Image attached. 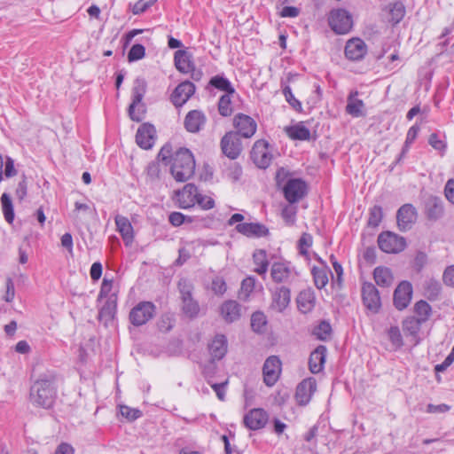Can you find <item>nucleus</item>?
I'll return each mask as SVG.
<instances>
[{"instance_id":"obj_47","label":"nucleus","mask_w":454,"mask_h":454,"mask_svg":"<svg viewBox=\"0 0 454 454\" xmlns=\"http://www.w3.org/2000/svg\"><path fill=\"white\" fill-rule=\"evenodd\" d=\"M255 279L253 277L245 278L241 283L239 298L247 300L254 288Z\"/></svg>"},{"instance_id":"obj_26","label":"nucleus","mask_w":454,"mask_h":454,"mask_svg":"<svg viewBox=\"0 0 454 454\" xmlns=\"http://www.w3.org/2000/svg\"><path fill=\"white\" fill-rule=\"evenodd\" d=\"M221 315L227 323H232L239 319L241 316V307L236 301L229 300L224 301L220 308Z\"/></svg>"},{"instance_id":"obj_23","label":"nucleus","mask_w":454,"mask_h":454,"mask_svg":"<svg viewBox=\"0 0 454 454\" xmlns=\"http://www.w3.org/2000/svg\"><path fill=\"white\" fill-rule=\"evenodd\" d=\"M205 123L206 116L199 110L190 111L184 118V128L191 133L199 132Z\"/></svg>"},{"instance_id":"obj_28","label":"nucleus","mask_w":454,"mask_h":454,"mask_svg":"<svg viewBox=\"0 0 454 454\" xmlns=\"http://www.w3.org/2000/svg\"><path fill=\"white\" fill-rule=\"evenodd\" d=\"M115 224L126 246L130 245L133 242L134 234L133 227L129 219L118 215L115 216Z\"/></svg>"},{"instance_id":"obj_42","label":"nucleus","mask_w":454,"mask_h":454,"mask_svg":"<svg viewBox=\"0 0 454 454\" xmlns=\"http://www.w3.org/2000/svg\"><path fill=\"white\" fill-rule=\"evenodd\" d=\"M267 325L266 316L261 312H254L251 317V327L252 329L258 333H262L265 332Z\"/></svg>"},{"instance_id":"obj_53","label":"nucleus","mask_w":454,"mask_h":454,"mask_svg":"<svg viewBox=\"0 0 454 454\" xmlns=\"http://www.w3.org/2000/svg\"><path fill=\"white\" fill-rule=\"evenodd\" d=\"M225 175L229 179L238 181L242 175V168L238 163H231L225 170Z\"/></svg>"},{"instance_id":"obj_35","label":"nucleus","mask_w":454,"mask_h":454,"mask_svg":"<svg viewBox=\"0 0 454 454\" xmlns=\"http://www.w3.org/2000/svg\"><path fill=\"white\" fill-rule=\"evenodd\" d=\"M390 19L389 21L393 25L398 24L405 15V7L401 1L391 3L387 6Z\"/></svg>"},{"instance_id":"obj_61","label":"nucleus","mask_w":454,"mask_h":454,"mask_svg":"<svg viewBox=\"0 0 454 454\" xmlns=\"http://www.w3.org/2000/svg\"><path fill=\"white\" fill-rule=\"evenodd\" d=\"M15 296L14 283L11 278H6V292L4 297L6 302H12Z\"/></svg>"},{"instance_id":"obj_17","label":"nucleus","mask_w":454,"mask_h":454,"mask_svg":"<svg viewBox=\"0 0 454 454\" xmlns=\"http://www.w3.org/2000/svg\"><path fill=\"white\" fill-rule=\"evenodd\" d=\"M195 92V85L189 81L181 82L171 94L170 100L176 107L182 106Z\"/></svg>"},{"instance_id":"obj_10","label":"nucleus","mask_w":454,"mask_h":454,"mask_svg":"<svg viewBox=\"0 0 454 454\" xmlns=\"http://www.w3.org/2000/svg\"><path fill=\"white\" fill-rule=\"evenodd\" d=\"M362 299L365 308L372 313H378L381 307L380 296L376 286L369 282H365L362 286Z\"/></svg>"},{"instance_id":"obj_5","label":"nucleus","mask_w":454,"mask_h":454,"mask_svg":"<svg viewBox=\"0 0 454 454\" xmlns=\"http://www.w3.org/2000/svg\"><path fill=\"white\" fill-rule=\"evenodd\" d=\"M156 306L152 301H139L129 311V320L134 326H142L154 317Z\"/></svg>"},{"instance_id":"obj_30","label":"nucleus","mask_w":454,"mask_h":454,"mask_svg":"<svg viewBox=\"0 0 454 454\" xmlns=\"http://www.w3.org/2000/svg\"><path fill=\"white\" fill-rule=\"evenodd\" d=\"M213 360L222 359L227 352V340L224 335H216L208 346Z\"/></svg>"},{"instance_id":"obj_6","label":"nucleus","mask_w":454,"mask_h":454,"mask_svg":"<svg viewBox=\"0 0 454 454\" xmlns=\"http://www.w3.org/2000/svg\"><path fill=\"white\" fill-rule=\"evenodd\" d=\"M330 27L339 35L348 33L353 27L350 13L344 9L333 10L328 18Z\"/></svg>"},{"instance_id":"obj_12","label":"nucleus","mask_w":454,"mask_h":454,"mask_svg":"<svg viewBox=\"0 0 454 454\" xmlns=\"http://www.w3.org/2000/svg\"><path fill=\"white\" fill-rule=\"evenodd\" d=\"M270 276L276 283L290 284L295 279L297 273L289 263L274 262L270 269Z\"/></svg>"},{"instance_id":"obj_59","label":"nucleus","mask_w":454,"mask_h":454,"mask_svg":"<svg viewBox=\"0 0 454 454\" xmlns=\"http://www.w3.org/2000/svg\"><path fill=\"white\" fill-rule=\"evenodd\" d=\"M174 156H172V147L170 145H165L160 149V153H158V160L165 162L166 165H168L170 161L168 160L170 158L173 159Z\"/></svg>"},{"instance_id":"obj_18","label":"nucleus","mask_w":454,"mask_h":454,"mask_svg":"<svg viewBox=\"0 0 454 454\" xmlns=\"http://www.w3.org/2000/svg\"><path fill=\"white\" fill-rule=\"evenodd\" d=\"M345 56L352 61H359L367 53L366 43L360 38L349 39L345 46Z\"/></svg>"},{"instance_id":"obj_50","label":"nucleus","mask_w":454,"mask_h":454,"mask_svg":"<svg viewBox=\"0 0 454 454\" xmlns=\"http://www.w3.org/2000/svg\"><path fill=\"white\" fill-rule=\"evenodd\" d=\"M283 94L286 98V100L290 104V106L295 109L296 111L301 110V102L296 99L292 92L291 88L286 85L283 89Z\"/></svg>"},{"instance_id":"obj_40","label":"nucleus","mask_w":454,"mask_h":454,"mask_svg":"<svg viewBox=\"0 0 454 454\" xmlns=\"http://www.w3.org/2000/svg\"><path fill=\"white\" fill-rule=\"evenodd\" d=\"M328 271L325 268L313 267L311 273L313 275L315 286L318 289L324 288L328 283Z\"/></svg>"},{"instance_id":"obj_13","label":"nucleus","mask_w":454,"mask_h":454,"mask_svg":"<svg viewBox=\"0 0 454 454\" xmlns=\"http://www.w3.org/2000/svg\"><path fill=\"white\" fill-rule=\"evenodd\" d=\"M281 372V362L276 356H271L266 359L262 368L264 383L271 387L279 378Z\"/></svg>"},{"instance_id":"obj_55","label":"nucleus","mask_w":454,"mask_h":454,"mask_svg":"<svg viewBox=\"0 0 454 454\" xmlns=\"http://www.w3.org/2000/svg\"><path fill=\"white\" fill-rule=\"evenodd\" d=\"M186 219H188L189 223H192L191 217H186L180 212H172L168 216V221L173 226L182 225L186 221Z\"/></svg>"},{"instance_id":"obj_63","label":"nucleus","mask_w":454,"mask_h":454,"mask_svg":"<svg viewBox=\"0 0 454 454\" xmlns=\"http://www.w3.org/2000/svg\"><path fill=\"white\" fill-rule=\"evenodd\" d=\"M444 194L446 199L451 204H454V179H450L447 181L444 187Z\"/></svg>"},{"instance_id":"obj_57","label":"nucleus","mask_w":454,"mask_h":454,"mask_svg":"<svg viewBox=\"0 0 454 454\" xmlns=\"http://www.w3.org/2000/svg\"><path fill=\"white\" fill-rule=\"evenodd\" d=\"M196 203L202 209H205V210L211 209V208H213L215 207V200L211 197L206 196V195H202L200 192H199V195L197 197Z\"/></svg>"},{"instance_id":"obj_31","label":"nucleus","mask_w":454,"mask_h":454,"mask_svg":"<svg viewBox=\"0 0 454 454\" xmlns=\"http://www.w3.org/2000/svg\"><path fill=\"white\" fill-rule=\"evenodd\" d=\"M192 56L184 50H178L175 52L174 61L178 71L183 74H188L192 69Z\"/></svg>"},{"instance_id":"obj_46","label":"nucleus","mask_w":454,"mask_h":454,"mask_svg":"<svg viewBox=\"0 0 454 454\" xmlns=\"http://www.w3.org/2000/svg\"><path fill=\"white\" fill-rule=\"evenodd\" d=\"M383 217L382 207L375 205L370 209L368 225L377 227L380 223Z\"/></svg>"},{"instance_id":"obj_27","label":"nucleus","mask_w":454,"mask_h":454,"mask_svg":"<svg viewBox=\"0 0 454 454\" xmlns=\"http://www.w3.org/2000/svg\"><path fill=\"white\" fill-rule=\"evenodd\" d=\"M297 306L301 312H310L316 304V296L312 289L308 288L300 292L297 296Z\"/></svg>"},{"instance_id":"obj_21","label":"nucleus","mask_w":454,"mask_h":454,"mask_svg":"<svg viewBox=\"0 0 454 454\" xmlns=\"http://www.w3.org/2000/svg\"><path fill=\"white\" fill-rule=\"evenodd\" d=\"M235 230L247 238H262L269 234V229L260 223H238Z\"/></svg>"},{"instance_id":"obj_52","label":"nucleus","mask_w":454,"mask_h":454,"mask_svg":"<svg viewBox=\"0 0 454 454\" xmlns=\"http://www.w3.org/2000/svg\"><path fill=\"white\" fill-rule=\"evenodd\" d=\"M157 0H138L132 7V12L135 15L145 12L147 9L153 6Z\"/></svg>"},{"instance_id":"obj_38","label":"nucleus","mask_w":454,"mask_h":454,"mask_svg":"<svg viewBox=\"0 0 454 454\" xmlns=\"http://www.w3.org/2000/svg\"><path fill=\"white\" fill-rule=\"evenodd\" d=\"M431 306L423 300L417 301L414 305V312L418 317V323L421 324L426 322L431 315Z\"/></svg>"},{"instance_id":"obj_62","label":"nucleus","mask_w":454,"mask_h":454,"mask_svg":"<svg viewBox=\"0 0 454 454\" xmlns=\"http://www.w3.org/2000/svg\"><path fill=\"white\" fill-rule=\"evenodd\" d=\"M296 215V208L292 206H286L282 210V216L286 222L294 223Z\"/></svg>"},{"instance_id":"obj_36","label":"nucleus","mask_w":454,"mask_h":454,"mask_svg":"<svg viewBox=\"0 0 454 454\" xmlns=\"http://www.w3.org/2000/svg\"><path fill=\"white\" fill-rule=\"evenodd\" d=\"M209 85L219 90L224 91L225 94L235 93V89L231 85V82L223 75L213 76L209 81Z\"/></svg>"},{"instance_id":"obj_32","label":"nucleus","mask_w":454,"mask_h":454,"mask_svg":"<svg viewBox=\"0 0 454 454\" xmlns=\"http://www.w3.org/2000/svg\"><path fill=\"white\" fill-rule=\"evenodd\" d=\"M253 261L255 265L254 272L264 278L269 267L267 253L263 249H257L253 254Z\"/></svg>"},{"instance_id":"obj_43","label":"nucleus","mask_w":454,"mask_h":454,"mask_svg":"<svg viewBox=\"0 0 454 454\" xmlns=\"http://www.w3.org/2000/svg\"><path fill=\"white\" fill-rule=\"evenodd\" d=\"M182 310L189 318H195L200 313V305L195 299L182 301Z\"/></svg>"},{"instance_id":"obj_37","label":"nucleus","mask_w":454,"mask_h":454,"mask_svg":"<svg viewBox=\"0 0 454 454\" xmlns=\"http://www.w3.org/2000/svg\"><path fill=\"white\" fill-rule=\"evenodd\" d=\"M116 312V297L114 295H111L103 307L100 309L98 313V318L100 320L106 319H113Z\"/></svg>"},{"instance_id":"obj_29","label":"nucleus","mask_w":454,"mask_h":454,"mask_svg":"<svg viewBox=\"0 0 454 454\" xmlns=\"http://www.w3.org/2000/svg\"><path fill=\"white\" fill-rule=\"evenodd\" d=\"M290 289L286 286L276 288L273 293V306L278 311L282 312L290 303Z\"/></svg>"},{"instance_id":"obj_44","label":"nucleus","mask_w":454,"mask_h":454,"mask_svg":"<svg viewBox=\"0 0 454 454\" xmlns=\"http://www.w3.org/2000/svg\"><path fill=\"white\" fill-rule=\"evenodd\" d=\"M3 213L7 223H12L14 220V211L12 200L7 193L1 197Z\"/></svg>"},{"instance_id":"obj_7","label":"nucleus","mask_w":454,"mask_h":454,"mask_svg":"<svg viewBox=\"0 0 454 454\" xmlns=\"http://www.w3.org/2000/svg\"><path fill=\"white\" fill-rule=\"evenodd\" d=\"M222 153L231 160H236L242 152V144L239 133L226 132L220 142Z\"/></svg>"},{"instance_id":"obj_41","label":"nucleus","mask_w":454,"mask_h":454,"mask_svg":"<svg viewBox=\"0 0 454 454\" xmlns=\"http://www.w3.org/2000/svg\"><path fill=\"white\" fill-rule=\"evenodd\" d=\"M177 287L180 293L181 301L194 299L192 296L194 286L192 282L185 278H182L179 280Z\"/></svg>"},{"instance_id":"obj_34","label":"nucleus","mask_w":454,"mask_h":454,"mask_svg":"<svg viewBox=\"0 0 454 454\" xmlns=\"http://www.w3.org/2000/svg\"><path fill=\"white\" fill-rule=\"evenodd\" d=\"M426 210L428 218L430 219H438L443 214V207L442 202L438 198H430L426 204Z\"/></svg>"},{"instance_id":"obj_25","label":"nucleus","mask_w":454,"mask_h":454,"mask_svg":"<svg viewBox=\"0 0 454 454\" xmlns=\"http://www.w3.org/2000/svg\"><path fill=\"white\" fill-rule=\"evenodd\" d=\"M326 347L319 345L313 352H311L309 359V371L317 374L324 369L326 358Z\"/></svg>"},{"instance_id":"obj_60","label":"nucleus","mask_w":454,"mask_h":454,"mask_svg":"<svg viewBox=\"0 0 454 454\" xmlns=\"http://www.w3.org/2000/svg\"><path fill=\"white\" fill-rule=\"evenodd\" d=\"M428 143L435 150L444 152L446 149V144L435 133L429 136Z\"/></svg>"},{"instance_id":"obj_56","label":"nucleus","mask_w":454,"mask_h":454,"mask_svg":"<svg viewBox=\"0 0 454 454\" xmlns=\"http://www.w3.org/2000/svg\"><path fill=\"white\" fill-rule=\"evenodd\" d=\"M146 174L151 181L159 179L160 174L159 163L156 161L150 162L146 168Z\"/></svg>"},{"instance_id":"obj_24","label":"nucleus","mask_w":454,"mask_h":454,"mask_svg":"<svg viewBox=\"0 0 454 454\" xmlns=\"http://www.w3.org/2000/svg\"><path fill=\"white\" fill-rule=\"evenodd\" d=\"M357 96V90L351 91L347 98V106L345 107L346 113L355 118L365 115L364 103L363 100L358 99Z\"/></svg>"},{"instance_id":"obj_58","label":"nucleus","mask_w":454,"mask_h":454,"mask_svg":"<svg viewBox=\"0 0 454 454\" xmlns=\"http://www.w3.org/2000/svg\"><path fill=\"white\" fill-rule=\"evenodd\" d=\"M121 414L129 420H135L141 417L142 412L137 409H131L128 406H121Z\"/></svg>"},{"instance_id":"obj_8","label":"nucleus","mask_w":454,"mask_h":454,"mask_svg":"<svg viewBox=\"0 0 454 454\" xmlns=\"http://www.w3.org/2000/svg\"><path fill=\"white\" fill-rule=\"evenodd\" d=\"M269 143L266 140H257L251 150V159L260 168H266L272 160V154L269 150Z\"/></svg>"},{"instance_id":"obj_14","label":"nucleus","mask_w":454,"mask_h":454,"mask_svg":"<svg viewBox=\"0 0 454 454\" xmlns=\"http://www.w3.org/2000/svg\"><path fill=\"white\" fill-rule=\"evenodd\" d=\"M268 413L261 408L252 409L243 419L244 425L253 431L263 428L268 423Z\"/></svg>"},{"instance_id":"obj_22","label":"nucleus","mask_w":454,"mask_h":454,"mask_svg":"<svg viewBox=\"0 0 454 454\" xmlns=\"http://www.w3.org/2000/svg\"><path fill=\"white\" fill-rule=\"evenodd\" d=\"M155 129L152 124H142L136 134V142L143 149H150L154 144Z\"/></svg>"},{"instance_id":"obj_20","label":"nucleus","mask_w":454,"mask_h":454,"mask_svg":"<svg viewBox=\"0 0 454 454\" xmlns=\"http://www.w3.org/2000/svg\"><path fill=\"white\" fill-rule=\"evenodd\" d=\"M317 389V383L313 378L303 380L296 388L295 398L299 404L306 405Z\"/></svg>"},{"instance_id":"obj_11","label":"nucleus","mask_w":454,"mask_h":454,"mask_svg":"<svg viewBox=\"0 0 454 454\" xmlns=\"http://www.w3.org/2000/svg\"><path fill=\"white\" fill-rule=\"evenodd\" d=\"M413 294L412 285L409 281H402L394 292L393 302L398 310L406 309L411 301Z\"/></svg>"},{"instance_id":"obj_39","label":"nucleus","mask_w":454,"mask_h":454,"mask_svg":"<svg viewBox=\"0 0 454 454\" xmlns=\"http://www.w3.org/2000/svg\"><path fill=\"white\" fill-rule=\"evenodd\" d=\"M288 135L293 139L309 140L310 138V131L303 124H296L287 129Z\"/></svg>"},{"instance_id":"obj_15","label":"nucleus","mask_w":454,"mask_h":454,"mask_svg":"<svg viewBox=\"0 0 454 454\" xmlns=\"http://www.w3.org/2000/svg\"><path fill=\"white\" fill-rule=\"evenodd\" d=\"M233 125L237 129L236 133H239V137L241 136L245 138L253 137L257 129L255 121L244 114H238L234 117Z\"/></svg>"},{"instance_id":"obj_19","label":"nucleus","mask_w":454,"mask_h":454,"mask_svg":"<svg viewBox=\"0 0 454 454\" xmlns=\"http://www.w3.org/2000/svg\"><path fill=\"white\" fill-rule=\"evenodd\" d=\"M199 195L198 188L193 184H187L176 193L177 202L181 208H190L196 204Z\"/></svg>"},{"instance_id":"obj_49","label":"nucleus","mask_w":454,"mask_h":454,"mask_svg":"<svg viewBox=\"0 0 454 454\" xmlns=\"http://www.w3.org/2000/svg\"><path fill=\"white\" fill-rule=\"evenodd\" d=\"M387 336L395 348H399L403 346V337L397 326H391L387 331Z\"/></svg>"},{"instance_id":"obj_51","label":"nucleus","mask_w":454,"mask_h":454,"mask_svg":"<svg viewBox=\"0 0 454 454\" xmlns=\"http://www.w3.org/2000/svg\"><path fill=\"white\" fill-rule=\"evenodd\" d=\"M332 327L329 323L323 321L315 329L314 334L317 339L325 340L331 333Z\"/></svg>"},{"instance_id":"obj_3","label":"nucleus","mask_w":454,"mask_h":454,"mask_svg":"<svg viewBox=\"0 0 454 454\" xmlns=\"http://www.w3.org/2000/svg\"><path fill=\"white\" fill-rule=\"evenodd\" d=\"M147 83L144 78L138 77L135 80L132 88V102L129 106V115L132 121H141L145 114V106L142 103L146 92Z\"/></svg>"},{"instance_id":"obj_16","label":"nucleus","mask_w":454,"mask_h":454,"mask_svg":"<svg viewBox=\"0 0 454 454\" xmlns=\"http://www.w3.org/2000/svg\"><path fill=\"white\" fill-rule=\"evenodd\" d=\"M416 209L411 204H404L397 211V226L402 231H406L411 229L413 223L416 222Z\"/></svg>"},{"instance_id":"obj_33","label":"nucleus","mask_w":454,"mask_h":454,"mask_svg":"<svg viewBox=\"0 0 454 454\" xmlns=\"http://www.w3.org/2000/svg\"><path fill=\"white\" fill-rule=\"evenodd\" d=\"M373 278L378 286L388 287L393 283V275L390 269L387 267H377L373 271Z\"/></svg>"},{"instance_id":"obj_64","label":"nucleus","mask_w":454,"mask_h":454,"mask_svg":"<svg viewBox=\"0 0 454 454\" xmlns=\"http://www.w3.org/2000/svg\"><path fill=\"white\" fill-rule=\"evenodd\" d=\"M443 282L450 286H454V265L448 267L443 273Z\"/></svg>"},{"instance_id":"obj_45","label":"nucleus","mask_w":454,"mask_h":454,"mask_svg":"<svg viewBox=\"0 0 454 454\" xmlns=\"http://www.w3.org/2000/svg\"><path fill=\"white\" fill-rule=\"evenodd\" d=\"M231 95V94L223 95L218 102V112L223 117L231 115L233 112Z\"/></svg>"},{"instance_id":"obj_48","label":"nucleus","mask_w":454,"mask_h":454,"mask_svg":"<svg viewBox=\"0 0 454 454\" xmlns=\"http://www.w3.org/2000/svg\"><path fill=\"white\" fill-rule=\"evenodd\" d=\"M145 55V48L140 44L137 43L134 44L129 53H128V60L129 62L137 61L139 59H142Z\"/></svg>"},{"instance_id":"obj_1","label":"nucleus","mask_w":454,"mask_h":454,"mask_svg":"<svg viewBox=\"0 0 454 454\" xmlns=\"http://www.w3.org/2000/svg\"><path fill=\"white\" fill-rule=\"evenodd\" d=\"M56 375L53 372L42 374L30 388V397L34 404L44 409L51 408L56 399Z\"/></svg>"},{"instance_id":"obj_2","label":"nucleus","mask_w":454,"mask_h":454,"mask_svg":"<svg viewBox=\"0 0 454 454\" xmlns=\"http://www.w3.org/2000/svg\"><path fill=\"white\" fill-rule=\"evenodd\" d=\"M170 170L177 182H185L191 178L195 170V160L192 153L186 148H180L176 152Z\"/></svg>"},{"instance_id":"obj_9","label":"nucleus","mask_w":454,"mask_h":454,"mask_svg":"<svg viewBox=\"0 0 454 454\" xmlns=\"http://www.w3.org/2000/svg\"><path fill=\"white\" fill-rule=\"evenodd\" d=\"M283 192L286 200L294 204L306 195L307 184L301 178H290L284 185Z\"/></svg>"},{"instance_id":"obj_4","label":"nucleus","mask_w":454,"mask_h":454,"mask_svg":"<svg viewBox=\"0 0 454 454\" xmlns=\"http://www.w3.org/2000/svg\"><path fill=\"white\" fill-rule=\"evenodd\" d=\"M377 242L380 249L387 254H399L407 246L405 238L389 231L381 232Z\"/></svg>"},{"instance_id":"obj_54","label":"nucleus","mask_w":454,"mask_h":454,"mask_svg":"<svg viewBox=\"0 0 454 454\" xmlns=\"http://www.w3.org/2000/svg\"><path fill=\"white\" fill-rule=\"evenodd\" d=\"M227 290L224 279L221 277H215L212 280V291L217 295H223Z\"/></svg>"}]
</instances>
